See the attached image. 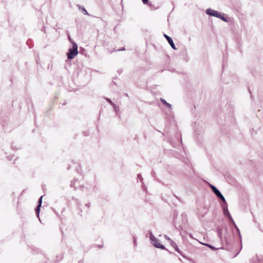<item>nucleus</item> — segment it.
Returning <instances> with one entry per match:
<instances>
[{
  "mask_svg": "<svg viewBox=\"0 0 263 263\" xmlns=\"http://www.w3.org/2000/svg\"><path fill=\"white\" fill-rule=\"evenodd\" d=\"M114 108H116V106H117L114 103H112L111 104H110Z\"/></svg>",
  "mask_w": 263,
  "mask_h": 263,
  "instance_id": "obj_24",
  "label": "nucleus"
},
{
  "mask_svg": "<svg viewBox=\"0 0 263 263\" xmlns=\"http://www.w3.org/2000/svg\"><path fill=\"white\" fill-rule=\"evenodd\" d=\"M91 205V204L90 202H87L85 204V206L87 208V212H88V209H89L90 206Z\"/></svg>",
  "mask_w": 263,
  "mask_h": 263,
  "instance_id": "obj_15",
  "label": "nucleus"
},
{
  "mask_svg": "<svg viewBox=\"0 0 263 263\" xmlns=\"http://www.w3.org/2000/svg\"><path fill=\"white\" fill-rule=\"evenodd\" d=\"M125 50V48L124 47H122V48L118 49L117 50H114V51H123V50Z\"/></svg>",
  "mask_w": 263,
  "mask_h": 263,
  "instance_id": "obj_16",
  "label": "nucleus"
},
{
  "mask_svg": "<svg viewBox=\"0 0 263 263\" xmlns=\"http://www.w3.org/2000/svg\"><path fill=\"white\" fill-rule=\"evenodd\" d=\"M138 179L140 180L141 181L142 180V176L140 174L138 175Z\"/></svg>",
  "mask_w": 263,
  "mask_h": 263,
  "instance_id": "obj_19",
  "label": "nucleus"
},
{
  "mask_svg": "<svg viewBox=\"0 0 263 263\" xmlns=\"http://www.w3.org/2000/svg\"><path fill=\"white\" fill-rule=\"evenodd\" d=\"M115 111L116 112V114L118 115V112L119 111V108L118 106H116V108H114Z\"/></svg>",
  "mask_w": 263,
  "mask_h": 263,
  "instance_id": "obj_17",
  "label": "nucleus"
},
{
  "mask_svg": "<svg viewBox=\"0 0 263 263\" xmlns=\"http://www.w3.org/2000/svg\"><path fill=\"white\" fill-rule=\"evenodd\" d=\"M114 108H116V106H117L114 103H112L111 104H110Z\"/></svg>",
  "mask_w": 263,
  "mask_h": 263,
  "instance_id": "obj_25",
  "label": "nucleus"
},
{
  "mask_svg": "<svg viewBox=\"0 0 263 263\" xmlns=\"http://www.w3.org/2000/svg\"><path fill=\"white\" fill-rule=\"evenodd\" d=\"M164 36L165 38L167 40V42H168L169 44L171 46V47L173 49L176 50V48L175 47V44L174 43L173 39L167 35L164 34Z\"/></svg>",
  "mask_w": 263,
  "mask_h": 263,
  "instance_id": "obj_6",
  "label": "nucleus"
},
{
  "mask_svg": "<svg viewBox=\"0 0 263 263\" xmlns=\"http://www.w3.org/2000/svg\"><path fill=\"white\" fill-rule=\"evenodd\" d=\"M206 246L209 247L210 248H211V249H212L213 250H216L217 249L215 247L211 245H209V244H205Z\"/></svg>",
  "mask_w": 263,
  "mask_h": 263,
  "instance_id": "obj_14",
  "label": "nucleus"
},
{
  "mask_svg": "<svg viewBox=\"0 0 263 263\" xmlns=\"http://www.w3.org/2000/svg\"><path fill=\"white\" fill-rule=\"evenodd\" d=\"M221 206H222V208L223 210V214L226 216H227L228 220H230L231 222H232V223L234 225L235 228H236V229L237 230V231H238V232L240 235V234L239 230L238 227H237L236 224H235V221L233 219V218L229 211L227 202L226 201V202H223V203L221 205Z\"/></svg>",
  "mask_w": 263,
  "mask_h": 263,
  "instance_id": "obj_1",
  "label": "nucleus"
},
{
  "mask_svg": "<svg viewBox=\"0 0 263 263\" xmlns=\"http://www.w3.org/2000/svg\"><path fill=\"white\" fill-rule=\"evenodd\" d=\"M134 243L135 246H137L136 238L135 236L134 237Z\"/></svg>",
  "mask_w": 263,
  "mask_h": 263,
  "instance_id": "obj_20",
  "label": "nucleus"
},
{
  "mask_svg": "<svg viewBox=\"0 0 263 263\" xmlns=\"http://www.w3.org/2000/svg\"><path fill=\"white\" fill-rule=\"evenodd\" d=\"M71 187H73L76 190L77 187H80V188L83 187V186L79 185V182L78 179H73L70 184Z\"/></svg>",
  "mask_w": 263,
  "mask_h": 263,
  "instance_id": "obj_5",
  "label": "nucleus"
},
{
  "mask_svg": "<svg viewBox=\"0 0 263 263\" xmlns=\"http://www.w3.org/2000/svg\"><path fill=\"white\" fill-rule=\"evenodd\" d=\"M142 1L144 4H146L148 3V0H142Z\"/></svg>",
  "mask_w": 263,
  "mask_h": 263,
  "instance_id": "obj_21",
  "label": "nucleus"
},
{
  "mask_svg": "<svg viewBox=\"0 0 263 263\" xmlns=\"http://www.w3.org/2000/svg\"><path fill=\"white\" fill-rule=\"evenodd\" d=\"M161 100V102L163 104H164L165 105H166L167 107L170 108H172V105L171 104H170V103H167L165 100H164V99H162L161 98L160 99Z\"/></svg>",
  "mask_w": 263,
  "mask_h": 263,
  "instance_id": "obj_10",
  "label": "nucleus"
},
{
  "mask_svg": "<svg viewBox=\"0 0 263 263\" xmlns=\"http://www.w3.org/2000/svg\"><path fill=\"white\" fill-rule=\"evenodd\" d=\"M105 100L110 104H111L112 103V101L109 98H105Z\"/></svg>",
  "mask_w": 263,
  "mask_h": 263,
  "instance_id": "obj_18",
  "label": "nucleus"
},
{
  "mask_svg": "<svg viewBox=\"0 0 263 263\" xmlns=\"http://www.w3.org/2000/svg\"><path fill=\"white\" fill-rule=\"evenodd\" d=\"M205 12L209 15L219 18L225 22H228L227 18L224 16V14H221L217 11L211 8L207 9Z\"/></svg>",
  "mask_w": 263,
  "mask_h": 263,
  "instance_id": "obj_2",
  "label": "nucleus"
},
{
  "mask_svg": "<svg viewBox=\"0 0 263 263\" xmlns=\"http://www.w3.org/2000/svg\"><path fill=\"white\" fill-rule=\"evenodd\" d=\"M210 186L211 187V189L212 190V191L213 193L216 195V196L220 199L223 202H226V199L222 195V194L221 193V192L219 191V190L214 185L210 184Z\"/></svg>",
  "mask_w": 263,
  "mask_h": 263,
  "instance_id": "obj_4",
  "label": "nucleus"
},
{
  "mask_svg": "<svg viewBox=\"0 0 263 263\" xmlns=\"http://www.w3.org/2000/svg\"><path fill=\"white\" fill-rule=\"evenodd\" d=\"M171 245L178 253H179L181 256L183 255V254L180 250L176 243L173 240H171Z\"/></svg>",
  "mask_w": 263,
  "mask_h": 263,
  "instance_id": "obj_9",
  "label": "nucleus"
},
{
  "mask_svg": "<svg viewBox=\"0 0 263 263\" xmlns=\"http://www.w3.org/2000/svg\"><path fill=\"white\" fill-rule=\"evenodd\" d=\"M78 54V45L76 43H72V47L69 48L67 53V58L69 60L73 59Z\"/></svg>",
  "mask_w": 263,
  "mask_h": 263,
  "instance_id": "obj_3",
  "label": "nucleus"
},
{
  "mask_svg": "<svg viewBox=\"0 0 263 263\" xmlns=\"http://www.w3.org/2000/svg\"><path fill=\"white\" fill-rule=\"evenodd\" d=\"M41 30L42 31H44V32H45V27L43 26Z\"/></svg>",
  "mask_w": 263,
  "mask_h": 263,
  "instance_id": "obj_27",
  "label": "nucleus"
},
{
  "mask_svg": "<svg viewBox=\"0 0 263 263\" xmlns=\"http://www.w3.org/2000/svg\"><path fill=\"white\" fill-rule=\"evenodd\" d=\"M218 233L219 236L221 237V231L220 230H218Z\"/></svg>",
  "mask_w": 263,
  "mask_h": 263,
  "instance_id": "obj_26",
  "label": "nucleus"
},
{
  "mask_svg": "<svg viewBox=\"0 0 263 263\" xmlns=\"http://www.w3.org/2000/svg\"><path fill=\"white\" fill-rule=\"evenodd\" d=\"M182 256L183 257H184V258L186 259L187 260H188L191 263H195V262H194L193 259H192V258H190L186 256L184 254H183V255H182Z\"/></svg>",
  "mask_w": 263,
  "mask_h": 263,
  "instance_id": "obj_13",
  "label": "nucleus"
},
{
  "mask_svg": "<svg viewBox=\"0 0 263 263\" xmlns=\"http://www.w3.org/2000/svg\"><path fill=\"white\" fill-rule=\"evenodd\" d=\"M114 108H116V106H117L114 103H112L111 104H110Z\"/></svg>",
  "mask_w": 263,
  "mask_h": 263,
  "instance_id": "obj_23",
  "label": "nucleus"
},
{
  "mask_svg": "<svg viewBox=\"0 0 263 263\" xmlns=\"http://www.w3.org/2000/svg\"><path fill=\"white\" fill-rule=\"evenodd\" d=\"M78 6L79 7V9L82 12H83L84 14L88 15V13L87 11H86V10L85 9V8L83 6H80L79 5H78Z\"/></svg>",
  "mask_w": 263,
  "mask_h": 263,
  "instance_id": "obj_11",
  "label": "nucleus"
},
{
  "mask_svg": "<svg viewBox=\"0 0 263 263\" xmlns=\"http://www.w3.org/2000/svg\"><path fill=\"white\" fill-rule=\"evenodd\" d=\"M43 196H41V197L39 198V201H38V205H37L36 209H35V212L36 213V215L38 217H39V214H40V208L42 203V198Z\"/></svg>",
  "mask_w": 263,
  "mask_h": 263,
  "instance_id": "obj_7",
  "label": "nucleus"
},
{
  "mask_svg": "<svg viewBox=\"0 0 263 263\" xmlns=\"http://www.w3.org/2000/svg\"><path fill=\"white\" fill-rule=\"evenodd\" d=\"M164 237L167 240H171V239L166 235H164Z\"/></svg>",
  "mask_w": 263,
  "mask_h": 263,
  "instance_id": "obj_22",
  "label": "nucleus"
},
{
  "mask_svg": "<svg viewBox=\"0 0 263 263\" xmlns=\"http://www.w3.org/2000/svg\"><path fill=\"white\" fill-rule=\"evenodd\" d=\"M149 239L151 240V242L155 241L156 239V238L155 237V236L151 232H149Z\"/></svg>",
  "mask_w": 263,
  "mask_h": 263,
  "instance_id": "obj_12",
  "label": "nucleus"
},
{
  "mask_svg": "<svg viewBox=\"0 0 263 263\" xmlns=\"http://www.w3.org/2000/svg\"><path fill=\"white\" fill-rule=\"evenodd\" d=\"M68 39H69V41L71 42L72 43H74L73 42H72L70 35H68Z\"/></svg>",
  "mask_w": 263,
  "mask_h": 263,
  "instance_id": "obj_28",
  "label": "nucleus"
},
{
  "mask_svg": "<svg viewBox=\"0 0 263 263\" xmlns=\"http://www.w3.org/2000/svg\"><path fill=\"white\" fill-rule=\"evenodd\" d=\"M177 213H175V212L174 214V219L175 218V217L177 216Z\"/></svg>",
  "mask_w": 263,
  "mask_h": 263,
  "instance_id": "obj_29",
  "label": "nucleus"
},
{
  "mask_svg": "<svg viewBox=\"0 0 263 263\" xmlns=\"http://www.w3.org/2000/svg\"><path fill=\"white\" fill-rule=\"evenodd\" d=\"M159 240L156 238L155 241H153L151 243L156 248L161 249L162 250H166L164 246L158 242Z\"/></svg>",
  "mask_w": 263,
  "mask_h": 263,
  "instance_id": "obj_8",
  "label": "nucleus"
}]
</instances>
